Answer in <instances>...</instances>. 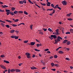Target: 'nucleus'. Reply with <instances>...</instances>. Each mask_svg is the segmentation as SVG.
<instances>
[{
  "instance_id": "dca6fc26",
  "label": "nucleus",
  "mask_w": 73,
  "mask_h": 73,
  "mask_svg": "<svg viewBox=\"0 0 73 73\" xmlns=\"http://www.w3.org/2000/svg\"><path fill=\"white\" fill-rule=\"evenodd\" d=\"M5 21H7L8 23H12V21L8 20H5Z\"/></svg>"
},
{
  "instance_id": "0eeeda50",
  "label": "nucleus",
  "mask_w": 73,
  "mask_h": 73,
  "mask_svg": "<svg viewBox=\"0 0 73 73\" xmlns=\"http://www.w3.org/2000/svg\"><path fill=\"white\" fill-rule=\"evenodd\" d=\"M1 7L2 8H5V7L6 8H8V6H7L6 5H4H4H1Z\"/></svg>"
},
{
  "instance_id": "052dcab7",
  "label": "nucleus",
  "mask_w": 73,
  "mask_h": 73,
  "mask_svg": "<svg viewBox=\"0 0 73 73\" xmlns=\"http://www.w3.org/2000/svg\"><path fill=\"white\" fill-rule=\"evenodd\" d=\"M28 2H29L30 4H31V3H32V1H31V0H28Z\"/></svg>"
},
{
  "instance_id": "de8ad7c7",
  "label": "nucleus",
  "mask_w": 73,
  "mask_h": 73,
  "mask_svg": "<svg viewBox=\"0 0 73 73\" xmlns=\"http://www.w3.org/2000/svg\"><path fill=\"white\" fill-rule=\"evenodd\" d=\"M49 38H50V39L51 40H52V39H53V38H52L53 37H52L49 36Z\"/></svg>"
},
{
  "instance_id": "4d7b16f0",
  "label": "nucleus",
  "mask_w": 73,
  "mask_h": 73,
  "mask_svg": "<svg viewBox=\"0 0 73 73\" xmlns=\"http://www.w3.org/2000/svg\"><path fill=\"white\" fill-rule=\"evenodd\" d=\"M0 12H4V10H2L0 9Z\"/></svg>"
},
{
  "instance_id": "3c124183",
  "label": "nucleus",
  "mask_w": 73,
  "mask_h": 73,
  "mask_svg": "<svg viewBox=\"0 0 73 73\" xmlns=\"http://www.w3.org/2000/svg\"><path fill=\"white\" fill-rule=\"evenodd\" d=\"M70 31L72 32V33H73V29H70Z\"/></svg>"
},
{
  "instance_id": "7ed1b4c3",
  "label": "nucleus",
  "mask_w": 73,
  "mask_h": 73,
  "mask_svg": "<svg viewBox=\"0 0 73 73\" xmlns=\"http://www.w3.org/2000/svg\"><path fill=\"white\" fill-rule=\"evenodd\" d=\"M62 4L63 5H66V1H62Z\"/></svg>"
},
{
  "instance_id": "774afa93",
  "label": "nucleus",
  "mask_w": 73,
  "mask_h": 73,
  "mask_svg": "<svg viewBox=\"0 0 73 73\" xmlns=\"http://www.w3.org/2000/svg\"><path fill=\"white\" fill-rule=\"evenodd\" d=\"M32 57H33V58L35 57V55L34 54H33Z\"/></svg>"
},
{
  "instance_id": "4468645a",
  "label": "nucleus",
  "mask_w": 73,
  "mask_h": 73,
  "mask_svg": "<svg viewBox=\"0 0 73 73\" xmlns=\"http://www.w3.org/2000/svg\"><path fill=\"white\" fill-rule=\"evenodd\" d=\"M11 72H15V70L13 69H12L10 70Z\"/></svg>"
},
{
  "instance_id": "f3484780",
  "label": "nucleus",
  "mask_w": 73,
  "mask_h": 73,
  "mask_svg": "<svg viewBox=\"0 0 73 73\" xmlns=\"http://www.w3.org/2000/svg\"><path fill=\"white\" fill-rule=\"evenodd\" d=\"M50 2H48L47 3V6H49L50 5Z\"/></svg>"
},
{
  "instance_id": "72a5a7b5",
  "label": "nucleus",
  "mask_w": 73,
  "mask_h": 73,
  "mask_svg": "<svg viewBox=\"0 0 73 73\" xmlns=\"http://www.w3.org/2000/svg\"><path fill=\"white\" fill-rule=\"evenodd\" d=\"M14 14H17V11H15L14 12Z\"/></svg>"
},
{
  "instance_id": "c9c22d12",
  "label": "nucleus",
  "mask_w": 73,
  "mask_h": 73,
  "mask_svg": "<svg viewBox=\"0 0 73 73\" xmlns=\"http://www.w3.org/2000/svg\"><path fill=\"white\" fill-rule=\"evenodd\" d=\"M18 12L19 13H23V11H18Z\"/></svg>"
},
{
  "instance_id": "1a4fd4ad",
  "label": "nucleus",
  "mask_w": 73,
  "mask_h": 73,
  "mask_svg": "<svg viewBox=\"0 0 73 73\" xmlns=\"http://www.w3.org/2000/svg\"><path fill=\"white\" fill-rule=\"evenodd\" d=\"M72 13H69V14H67L66 16H67V17H69L71 15H72Z\"/></svg>"
},
{
  "instance_id": "a211bd4d",
  "label": "nucleus",
  "mask_w": 73,
  "mask_h": 73,
  "mask_svg": "<svg viewBox=\"0 0 73 73\" xmlns=\"http://www.w3.org/2000/svg\"><path fill=\"white\" fill-rule=\"evenodd\" d=\"M66 44L68 45H69L70 44V42L69 41H67L66 43Z\"/></svg>"
},
{
  "instance_id": "bb28decb",
  "label": "nucleus",
  "mask_w": 73,
  "mask_h": 73,
  "mask_svg": "<svg viewBox=\"0 0 73 73\" xmlns=\"http://www.w3.org/2000/svg\"><path fill=\"white\" fill-rule=\"evenodd\" d=\"M15 36H11V38H15Z\"/></svg>"
},
{
  "instance_id": "bf43d9fd",
  "label": "nucleus",
  "mask_w": 73,
  "mask_h": 73,
  "mask_svg": "<svg viewBox=\"0 0 73 73\" xmlns=\"http://www.w3.org/2000/svg\"><path fill=\"white\" fill-rule=\"evenodd\" d=\"M51 70H53V71H56V69H51Z\"/></svg>"
},
{
  "instance_id": "f257e3e1",
  "label": "nucleus",
  "mask_w": 73,
  "mask_h": 73,
  "mask_svg": "<svg viewBox=\"0 0 73 73\" xmlns=\"http://www.w3.org/2000/svg\"><path fill=\"white\" fill-rule=\"evenodd\" d=\"M60 39L62 40V38L61 37L58 36L57 37V40H55V42L54 43V44H57L58 42H59V41L60 42Z\"/></svg>"
},
{
  "instance_id": "37998d69",
  "label": "nucleus",
  "mask_w": 73,
  "mask_h": 73,
  "mask_svg": "<svg viewBox=\"0 0 73 73\" xmlns=\"http://www.w3.org/2000/svg\"><path fill=\"white\" fill-rule=\"evenodd\" d=\"M65 59L66 60H68V61H69V60H70V59H69V58H66Z\"/></svg>"
},
{
  "instance_id": "49530a36",
  "label": "nucleus",
  "mask_w": 73,
  "mask_h": 73,
  "mask_svg": "<svg viewBox=\"0 0 73 73\" xmlns=\"http://www.w3.org/2000/svg\"><path fill=\"white\" fill-rule=\"evenodd\" d=\"M0 22H2V23H5V22L4 21H3L1 20H0Z\"/></svg>"
},
{
  "instance_id": "8fccbe9b",
  "label": "nucleus",
  "mask_w": 73,
  "mask_h": 73,
  "mask_svg": "<svg viewBox=\"0 0 73 73\" xmlns=\"http://www.w3.org/2000/svg\"><path fill=\"white\" fill-rule=\"evenodd\" d=\"M44 51H48V50H49V49L48 48H47L46 49H45L44 50Z\"/></svg>"
},
{
  "instance_id": "6e6d98bb",
  "label": "nucleus",
  "mask_w": 73,
  "mask_h": 73,
  "mask_svg": "<svg viewBox=\"0 0 73 73\" xmlns=\"http://www.w3.org/2000/svg\"><path fill=\"white\" fill-rule=\"evenodd\" d=\"M68 20H69V21H71V20H72V19H70L68 18L67 19Z\"/></svg>"
},
{
  "instance_id": "0e129e2a",
  "label": "nucleus",
  "mask_w": 73,
  "mask_h": 73,
  "mask_svg": "<svg viewBox=\"0 0 73 73\" xmlns=\"http://www.w3.org/2000/svg\"><path fill=\"white\" fill-rule=\"evenodd\" d=\"M36 46H37V47H39V44H37V45H36Z\"/></svg>"
},
{
  "instance_id": "5701e85b",
  "label": "nucleus",
  "mask_w": 73,
  "mask_h": 73,
  "mask_svg": "<svg viewBox=\"0 0 73 73\" xmlns=\"http://www.w3.org/2000/svg\"><path fill=\"white\" fill-rule=\"evenodd\" d=\"M34 50L35 51H37V52H40V50H37V49H36V48H35L34 49Z\"/></svg>"
},
{
  "instance_id": "58836bf2",
  "label": "nucleus",
  "mask_w": 73,
  "mask_h": 73,
  "mask_svg": "<svg viewBox=\"0 0 73 73\" xmlns=\"http://www.w3.org/2000/svg\"><path fill=\"white\" fill-rule=\"evenodd\" d=\"M1 57H2V58H3V57H5V56H4V55H2L1 56Z\"/></svg>"
},
{
  "instance_id": "20e7f679",
  "label": "nucleus",
  "mask_w": 73,
  "mask_h": 73,
  "mask_svg": "<svg viewBox=\"0 0 73 73\" xmlns=\"http://www.w3.org/2000/svg\"><path fill=\"white\" fill-rule=\"evenodd\" d=\"M35 44H36V42H30V44H29V45H31L32 46H33V45H34Z\"/></svg>"
},
{
  "instance_id": "680f3d73",
  "label": "nucleus",
  "mask_w": 73,
  "mask_h": 73,
  "mask_svg": "<svg viewBox=\"0 0 73 73\" xmlns=\"http://www.w3.org/2000/svg\"><path fill=\"white\" fill-rule=\"evenodd\" d=\"M58 31H59L58 29H57L56 30V32H58Z\"/></svg>"
},
{
  "instance_id": "603ef678",
  "label": "nucleus",
  "mask_w": 73,
  "mask_h": 73,
  "mask_svg": "<svg viewBox=\"0 0 73 73\" xmlns=\"http://www.w3.org/2000/svg\"><path fill=\"white\" fill-rule=\"evenodd\" d=\"M66 35H67L68 34H70V32H67L66 33Z\"/></svg>"
},
{
  "instance_id": "c756f323",
  "label": "nucleus",
  "mask_w": 73,
  "mask_h": 73,
  "mask_svg": "<svg viewBox=\"0 0 73 73\" xmlns=\"http://www.w3.org/2000/svg\"><path fill=\"white\" fill-rule=\"evenodd\" d=\"M57 57H58V56L56 55H55L54 56V57L55 58H57Z\"/></svg>"
},
{
  "instance_id": "e433bc0d",
  "label": "nucleus",
  "mask_w": 73,
  "mask_h": 73,
  "mask_svg": "<svg viewBox=\"0 0 73 73\" xmlns=\"http://www.w3.org/2000/svg\"><path fill=\"white\" fill-rule=\"evenodd\" d=\"M19 38V36H15V39H18Z\"/></svg>"
},
{
  "instance_id": "393cba45",
  "label": "nucleus",
  "mask_w": 73,
  "mask_h": 73,
  "mask_svg": "<svg viewBox=\"0 0 73 73\" xmlns=\"http://www.w3.org/2000/svg\"><path fill=\"white\" fill-rule=\"evenodd\" d=\"M11 10L12 11H14L15 10V9H16V8H14V7H12L11 8Z\"/></svg>"
},
{
  "instance_id": "09e8293b",
  "label": "nucleus",
  "mask_w": 73,
  "mask_h": 73,
  "mask_svg": "<svg viewBox=\"0 0 73 73\" xmlns=\"http://www.w3.org/2000/svg\"><path fill=\"white\" fill-rule=\"evenodd\" d=\"M15 32H16V33L17 34H18L19 32L18 31H15Z\"/></svg>"
},
{
  "instance_id": "ea45409f",
  "label": "nucleus",
  "mask_w": 73,
  "mask_h": 73,
  "mask_svg": "<svg viewBox=\"0 0 73 73\" xmlns=\"http://www.w3.org/2000/svg\"><path fill=\"white\" fill-rule=\"evenodd\" d=\"M1 26H2V27H4V24H3V23H1Z\"/></svg>"
},
{
  "instance_id": "4c0bfd02",
  "label": "nucleus",
  "mask_w": 73,
  "mask_h": 73,
  "mask_svg": "<svg viewBox=\"0 0 73 73\" xmlns=\"http://www.w3.org/2000/svg\"><path fill=\"white\" fill-rule=\"evenodd\" d=\"M51 6L52 7V8H54V5L53 4H52L51 5Z\"/></svg>"
},
{
  "instance_id": "aec40b11",
  "label": "nucleus",
  "mask_w": 73,
  "mask_h": 73,
  "mask_svg": "<svg viewBox=\"0 0 73 73\" xmlns=\"http://www.w3.org/2000/svg\"><path fill=\"white\" fill-rule=\"evenodd\" d=\"M19 3L20 4H23V1H19Z\"/></svg>"
},
{
  "instance_id": "a18cd8bd",
  "label": "nucleus",
  "mask_w": 73,
  "mask_h": 73,
  "mask_svg": "<svg viewBox=\"0 0 73 73\" xmlns=\"http://www.w3.org/2000/svg\"><path fill=\"white\" fill-rule=\"evenodd\" d=\"M48 30L49 31H50V32H52V29H50V28H48Z\"/></svg>"
},
{
  "instance_id": "cd10ccee",
  "label": "nucleus",
  "mask_w": 73,
  "mask_h": 73,
  "mask_svg": "<svg viewBox=\"0 0 73 73\" xmlns=\"http://www.w3.org/2000/svg\"><path fill=\"white\" fill-rule=\"evenodd\" d=\"M10 13L11 15H12V16H13V13L12 11L10 12Z\"/></svg>"
},
{
  "instance_id": "f03ea898",
  "label": "nucleus",
  "mask_w": 73,
  "mask_h": 73,
  "mask_svg": "<svg viewBox=\"0 0 73 73\" xmlns=\"http://www.w3.org/2000/svg\"><path fill=\"white\" fill-rule=\"evenodd\" d=\"M25 54L27 56V57L28 58H31V54L29 53V52H27L25 53Z\"/></svg>"
},
{
  "instance_id": "13d9d810",
  "label": "nucleus",
  "mask_w": 73,
  "mask_h": 73,
  "mask_svg": "<svg viewBox=\"0 0 73 73\" xmlns=\"http://www.w3.org/2000/svg\"><path fill=\"white\" fill-rule=\"evenodd\" d=\"M33 25H31L30 26V28L31 29H32V26Z\"/></svg>"
},
{
  "instance_id": "f8f14e48",
  "label": "nucleus",
  "mask_w": 73,
  "mask_h": 73,
  "mask_svg": "<svg viewBox=\"0 0 73 73\" xmlns=\"http://www.w3.org/2000/svg\"><path fill=\"white\" fill-rule=\"evenodd\" d=\"M67 41L68 40H64L63 42V44H65V43H66Z\"/></svg>"
},
{
  "instance_id": "c03bdc74",
  "label": "nucleus",
  "mask_w": 73,
  "mask_h": 73,
  "mask_svg": "<svg viewBox=\"0 0 73 73\" xmlns=\"http://www.w3.org/2000/svg\"><path fill=\"white\" fill-rule=\"evenodd\" d=\"M12 26H13V27H17V25H16L13 24L12 25Z\"/></svg>"
},
{
  "instance_id": "39448f33",
  "label": "nucleus",
  "mask_w": 73,
  "mask_h": 73,
  "mask_svg": "<svg viewBox=\"0 0 73 73\" xmlns=\"http://www.w3.org/2000/svg\"><path fill=\"white\" fill-rule=\"evenodd\" d=\"M51 37H53L54 39L55 38H57V36L55 35H51Z\"/></svg>"
},
{
  "instance_id": "9d476101",
  "label": "nucleus",
  "mask_w": 73,
  "mask_h": 73,
  "mask_svg": "<svg viewBox=\"0 0 73 73\" xmlns=\"http://www.w3.org/2000/svg\"><path fill=\"white\" fill-rule=\"evenodd\" d=\"M15 71L16 72H21V70H20L18 69H15Z\"/></svg>"
},
{
  "instance_id": "423d86ee",
  "label": "nucleus",
  "mask_w": 73,
  "mask_h": 73,
  "mask_svg": "<svg viewBox=\"0 0 73 73\" xmlns=\"http://www.w3.org/2000/svg\"><path fill=\"white\" fill-rule=\"evenodd\" d=\"M0 67L2 69H4L5 70V69H6V68L4 66L2 65H0Z\"/></svg>"
},
{
  "instance_id": "6ab92c4d",
  "label": "nucleus",
  "mask_w": 73,
  "mask_h": 73,
  "mask_svg": "<svg viewBox=\"0 0 73 73\" xmlns=\"http://www.w3.org/2000/svg\"><path fill=\"white\" fill-rule=\"evenodd\" d=\"M4 62H5L6 63H7V64H9V62L7 61H6L5 60H4Z\"/></svg>"
},
{
  "instance_id": "864d4df0",
  "label": "nucleus",
  "mask_w": 73,
  "mask_h": 73,
  "mask_svg": "<svg viewBox=\"0 0 73 73\" xmlns=\"http://www.w3.org/2000/svg\"><path fill=\"white\" fill-rule=\"evenodd\" d=\"M43 29L44 30V31H46L47 30V29Z\"/></svg>"
},
{
  "instance_id": "4be33fe9",
  "label": "nucleus",
  "mask_w": 73,
  "mask_h": 73,
  "mask_svg": "<svg viewBox=\"0 0 73 73\" xmlns=\"http://www.w3.org/2000/svg\"><path fill=\"white\" fill-rule=\"evenodd\" d=\"M33 3H34L35 4V5H36V6H37L38 7V8H40V7L38 5H37L36 4V2L35 1H33Z\"/></svg>"
},
{
  "instance_id": "7c9ffc66",
  "label": "nucleus",
  "mask_w": 73,
  "mask_h": 73,
  "mask_svg": "<svg viewBox=\"0 0 73 73\" xmlns=\"http://www.w3.org/2000/svg\"><path fill=\"white\" fill-rule=\"evenodd\" d=\"M24 13L25 15H28V13L26 12L25 11H24Z\"/></svg>"
},
{
  "instance_id": "79ce46f5",
  "label": "nucleus",
  "mask_w": 73,
  "mask_h": 73,
  "mask_svg": "<svg viewBox=\"0 0 73 73\" xmlns=\"http://www.w3.org/2000/svg\"><path fill=\"white\" fill-rule=\"evenodd\" d=\"M39 33H40L41 35H43V32L40 31V32H39Z\"/></svg>"
},
{
  "instance_id": "412c9836",
  "label": "nucleus",
  "mask_w": 73,
  "mask_h": 73,
  "mask_svg": "<svg viewBox=\"0 0 73 73\" xmlns=\"http://www.w3.org/2000/svg\"><path fill=\"white\" fill-rule=\"evenodd\" d=\"M58 5H57L55 6L54 7V9H56L57 8H58Z\"/></svg>"
},
{
  "instance_id": "69168bd1",
  "label": "nucleus",
  "mask_w": 73,
  "mask_h": 73,
  "mask_svg": "<svg viewBox=\"0 0 73 73\" xmlns=\"http://www.w3.org/2000/svg\"><path fill=\"white\" fill-rule=\"evenodd\" d=\"M58 9H60V10H61V8H60L58 6Z\"/></svg>"
},
{
  "instance_id": "338daca9",
  "label": "nucleus",
  "mask_w": 73,
  "mask_h": 73,
  "mask_svg": "<svg viewBox=\"0 0 73 73\" xmlns=\"http://www.w3.org/2000/svg\"><path fill=\"white\" fill-rule=\"evenodd\" d=\"M56 35H58V32H56Z\"/></svg>"
},
{
  "instance_id": "a878e982",
  "label": "nucleus",
  "mask_w": 73,
  "mask_h": 73,
  "mask_svg": "<svg viewBox=\"0 0 73 73\" xmlns=\"http://www.w3.org/2000/svg\"><path fill=\"white\" fill-rule=\"evenodd\" d=\"M40 4L41 5H44V6H45V5H46V4H45V3H40Z\"/></svg>"
},
{
  "instance_id": "6e6552de",
  "label": "nucleus",
  "mask_w": 73,
  "mask_h": 73,
  "mask_svg": "<svg viewBox=\"0 0 73 73\" xmlns=\"http://www.w3.org/2000/svg\"><path fill=\"white\" fill-rule=\"evenodd\" d=\"M55 13V10L54 9H53V12L51 14H50L49 15L50 16H52V14H53V13Z\"/></svg>"
},
{
  "instance_id": "2f4dec72",
  "label": "nucleus",
  "mask_w": 73,
  "mask_h": 73,
  "mask_svg": "<svg viewBox=\"0 0 73 73\" xmlns=\"http://www.w3.org/2000/svg\"><path fill=\"white\" fill-rule=\"evenodd\" d=\"M6 27H7V28H9V27H10L9 25H6Z\"/></svg>"
},
{
  "instance_id": "e2e57ef3",
  "label": "nucleus",
  "mask_w": 73,
  "mask_h": 73,
  "mask_svg": "<svg viewBox=\"0 0 73 73\" xmlns=\"http://www.w3.org/2000/svg\"><path fill=\"white\" fill-rule=\"evenodd\" d=\"M10 73V69H8V73Z\"/></svg>"
},
{
  "instance_id": "f704fd0d",
  "label": "nucleus",
  "mask_w": 73,
  "mask_h": 73,
  "mask_svg": "<svg viewBox=\"0 0 73 73\" xmlns=\"http://www.w3.org/2000/svg\"><path fill=\"white\" fill-rule=\"evenodd\" d=\"M5 12H10V10H7V9H5Z\"/></svg>"
},
{
  "instance_id": "9b49d317",
  "label": "nucleus",
  "mask_w": 73,
  "mask_h": 73,
  "mask_svg": "<svg viewBox=\"0 0 73 73\" xmlns=\"http://www.w3.org/2000/svg\"><path fill=\"white\" fill-rule=\"evenodd\" d=\"M15 30H12L11 31H10V33H14V32H15Z\"/></svg>"
},
{
  "instance_id": "473e14b6",
  "label": "nucleus",
  "mask_w": 73,
  "mask_h": 73,
  "mask_svg": "<svg viewBox=\"0 0 73 73\" xmlns=\"http://www.w3.org/2000/svg\"><path fill=\"white\" fill-rule=\"evenodd\" d=\"M23 3H25V4H26V3H27V2L26 1V0H23Z\"/></svg>"
},
{
  "instance_id": "a19ab883",
  "label": "nucleus",
  "mask_w": 73,
  "mask_h": 73,
  "mask_svg": "<svg viewBox=\"0 0 73 73\" xmlns=\"http://www.w3.org/2000/svg\"><path fill=\"white\" fill-rule=\"evenodd\" d=\"M19 21V19H16L14 20L15 22H17V21Z\"/></svg>"
},
{
  "instance_id": "ddd939ff",
  "label": "nucleus",
  "mask_w": 73,
  "mask_h": 73,
  "mask_svg": "<svg viewBox=\"0 0 73 73\" xmlns=\"http://www.w3.org/2000/svg\"><path fill=\"white\" fill-rule=\"evenodd\" d=\"M31 69H33L34 70V69H36V68L35 67L33 66L32 67H31Z\"/></svg>"
},
{
  "instance_id": "5fc2aeb1",
  "label": "nucleus",
  "mask_w": 73,
  "mask_h": 73,
  "mask_svg": "<svg viewBox=\"0 0 73 73\" xmlns=\"http://www.w3.org/2000/svg\"><path fill=\"white\" fill-rule=\"evenodd\" d=\"M9 13H9V12H7L6 13L7 15H9Z\"/></svg>"
},
{
  "instance_id": "b1692460",
  "label": "nucleus",
  "mask_w": 73,
  "mask_h": 73,
  "mask_svg": "<svg viewBox=\"0 0 73 73\" xmlns=\"http://www.w3.org/2000/svg\"><path fill=\"white\" fill-rule=\"evenodd\" d=\"M51 66H54V63H53V62H52L51 63Z\"/></svg>"
},
{
  "instance_id": "c85d7f7f",
  "label": "nucleus",
  "mask_w": 73,
  "mask_h": 73,
  "mask_svg": "<svg viewBox=\"0 0 73 73\" xmlns=\"http://www.w3.org/2000/svg\"><path fill=\"white\" fill-rule=\"evenodd\" d=\"M28 40H25V41H24L23 42L24 43H28Z\"/></svg>"
},
{
  "instance_id": "2eb2a0df",
  "label": "nucleus",
  "mask_w": 73,
  "mask_h": 73,
  "mask_svg": "<svg viewBox=\"0 0 73 73\" xmlns=\"http://www.w3.org/2000/svg\"><path fill=\"white\" fill-rule=\"evenodd\" d=\"M59 53L60 54H62V53H64V52L62 51H58Z\"/></svg>"
}]
</instances>
